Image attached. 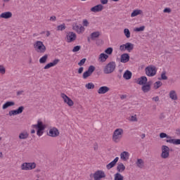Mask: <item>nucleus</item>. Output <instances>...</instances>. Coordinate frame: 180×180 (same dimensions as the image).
Listing matches in <instances>:
<instances>
[{
	"instance_id": "obj_18",
	"label": "nucleus",
	"mask_w": 180,
	"mask_h": 180,
	"mask_svg": "<svg viewBox=\"0 0 180 180\" xmlns=\"http://www.w3.org/2000/svg\"><path fill=\"white\" fill-rule=\"evenodd\" d=\"M141 90L144 94L150 92V91H151V84H150V82H148L146 84H143L141 87Z\"/></svg>"
},
{
	"instance_id": "obj_33",
	"label": "nucleus",
	"mask_w": 180,
	"mask_h": 180,
	"mask_svg": "<svg viewBox=\"0 0 180 180\" xmlns=\"http://www.w3.org/2000/svg\"><path fill=\"white\" fill-rule=\"evenodd\" d=\"M136 164V166L138 167V168H143L144 167V160H143L142 159H138Z\"/></svg>"
},
{
	"instance_id": "obj_12",
	"label": "nucleus",
	"mask_w": 180,
	"mask_h": 180,
	"mask_svg": "<svg viewBox=\"0 0 180 180\" xmlns=\"http://www.w3.org/2000/svg\"><path fill=\"white\" fill-rule=\"evenodd\" d=\"M68 43H72V41H75L77 40V34L73 32H70L66 35Z\"/></svg>"
},
{
	"instance_id": "obj_53",
	"label": "nucleus",
	"mask_w": 180,
	"mask_h": 180,
	"mask_svg": "<svg viewBox=\"0 0 180 180\" xmlns=\"http://www.w3.org/2000/svg\"><path fill=\"white\" fill-rule=\"evenodd\" d=\"M49 20H50L51 22H56V20H57V17H56V16H51V17L50 18Z\"/></svg>"
},
{
	"instance_id": "obj_58",
	"label": "nucleus",
	"mask_w": 180,
	"mask_h": 180,
	"mask_svg": "<svg viewBox=\"0 0 180 180\" xmlns=\"http://www.w3.org/2000/svg\"><path fill=\"white\" fill-rule=\"evenodd\" d=\"M176 136H180V127L176 129Z\"/></svg>"
},
{
	"instance_id": "obj_60",
	"label": "nucleus",
	"mask_w": 180,
	"mask_h": 180,
	"mask_svg": "<svg viewBox=\"0 0 180 180\" xmlns=\"http://www.w3.org/2000/svg\"><path fill=\"white\" fill-rule=\"evenodd\" d=\"M126 98H127V96H126V95H122V96H120V98H121V99H126Z\"/></svg>"
},
{
	"instance_id": "obj_45",
	"label": "nucleus",
	"mask_w": 180,
	"mask_h": 180,
	"mask_svg": "<svg viewBox=\"0 0 180 180\" xmlns=\"http://www.w3.org/2000/svg\"><path fill=\"white\" fill-rule=\"evenodd\" d=\"M52 65L54 67L55 65H57L60 63V59H55L53 60V62H51Z\"/></svg>"
},
{
	"instance_id": "obj_56",
	"label": "nucleus",
	"mask_w": 180,
	"mask_h": 180,
	"mask_svg": "<svg viewBox=\"0 0 180 180\" xmlns=\"http://www.w3.org/2000/svg\"><path fill=\"white\" fill-rule=\"evenodd\" d=\"M152 101H154L155 102H158V101H160V97L158 96H155L152 98Z\"/></svg>"
},
{
	"instance_id": "obj_43",
	"label": "nucleus",
	"mask_w": 180,
	"mask_h": 180,
	"mask_svg": "<svg viewBox=\"0 0 180 180\" xmlns=\"http://www.w3.org/2000/svg\"><path fill=\"white\" fill-rule=\"evenodd\" d=\"M5 72H6V70L5 69V67H4V65H0V74H5Z\"/></svg>"
},
{
	"instance_id": "obj_64",
	"label": "nucleus",
	"mask_w": 180,
	"mask_h": 180,
	"mask_svg": "<svg viewBox=\"0 0 180 180\" xmlns=\"http://www.w3.org/2000/svg\"><path fill=\"white\" fill-rule=\"evenodd\" d=\"M10 0H4V2H9Z\"/></svg>"
},
{
	"instance_id": "obj_50",
	"label": "nucleus",
	"mask_w": 180,
	"mask_h": 180,
	"mask_svg": "<svg viewBox=\"0 0 180 180\" xmlns=\"http://www.w3.org/2000/svg\"><path fill=\"white\" fill-rule=\"evenodd\" d=\"M130 122H137V117L136 115L131 116Z\"/></svg>"
},
{
	"instance_id": "obj_10",
	"label": "nucleus",
	"mask_w": 180,
	"mask_h": 180,
	"mask_svg": "<svg viewBox=\"0 0 180 180\" xmlns=\"http://www.w3.org/2000/svg\"><path fill=\"white\" fill-rule=\"evenodd\" d=\"M23 110H25L24 106H20L17 110H12L9 111V116H16V115H20V113H23Z\"/></svg>"
},
{
	"instance_id": "obj_13",
	"label": "nucleus",
	"mask_w": 180,
	"mask_h": 180,
	"mask_svg": "<svg viewBox=\"0 0 180 180\" xmlns=\"http://www.w3.org/2000/svg\"><path fill=\"white\" fill-rule=\"evenodd\" d=\"M72 29L79 34L82 33L85 30V27H84L82 25H77V23L73 24Z\"/></svg>"
},
{
	"instance_id": "obj_41",
	"label": "nucleus",
	"mask_w": 180,
	"mask_h": 180,
	"mask_svg": "<svg viewBox=\"0 0 180 180\" xmlns=\"http://www.w3.org/2000/svg\"><path fill=\"white\" fill-rule=\"evenodd\" d=\"M112 53H113V48L112 47H109L105 51V53L108 54L109 56H110V54H112Z\"/></svg>"
},
{
	"instance_id": "obj_23",
	"label": "nucleus",
	"mask_w": 180,
	"mask_h": 180,
	"mask_svg": "<svg viewBox=\"0 0 180 180\" xmlns=\"http://www.w3.org/2000/svg\"><path fill=\"white\" fill-rule=\"evenodd\" d=\"M0 18L3 19H11V18H12V13L10 11L2 13L0 15Z\"/></svg>"
},
{
	"instance_id": "obj_59",
	"label": "nucleus",
	"mask_w": 180,
	"mask_h": 180,
	"mask_svg": "<svg viewBox=\"0 0 180 180\" xmlns=\"http://www.w3.org/2000/svg\"><path fill=\"white\" fill-rule=\"evenodd\" d=\"M83 72H84V68L83 67L79 68L78 71H77L78 74H81Z\"/></svg>"
},
{
	"instance_id": "obj_52",
	"label": "nucleus",
	"mask_w": 180,
	"mask_h": 180,
	"mask_svg": "<svg viewBox=\"0 0 180 180\" xmlns=\"http://www.w3.org/2000/svg\"><path fill=\"white\" fill-rule=\"evenodd\" d=\"M164 13H171V8H166L163 11Z\"/></svg>"
},
{
	"instance_id": "obj_36",
	"label": "nucleus",
	"mask_w": 180,
	"mask_h": 180,
	"mask_svg": "<svg viewBox=\"0 0 180 180\" xmlns=\"http://www.w3.org/2000/svg\"><path fill=\"white\" fill-rule=\"evenodd\" d=\"M160 86H162V82L160 81L155 82L153 84L154 89H158V88H160Z\"/></svg>"
},
{
	"instance_id": "obj_63",
	"label": "nucleus",
	"mask_w": 180,
	"mask_h": 180,
	"mask_svg": "<svg viewBox=\"0 0 180 180\" xmlns=\"http://www.w3.org/2000/svg\"><path fill=\"white\" fill-rule=\"evenodd\" d=\"M146 138V134H143L141 135V139H145Z\"/></svg>"
},
{
	"instance_id": "obj_24",
	"label": "nucleus",
	"mask_w": 180,
	"mask_h": 180,
	"mask_svg": "<svg viewBox=\"0 0 180 180\" xmlns=\"http://www.w3.org/2000/svg\"><path fill=\"white\" fill-rule=\"evenodd\" d=\"M126 169V166L123 165V163H119L117 166V173L120 174L122 172H124V170Z\"/></svg>"
},
{
	"instance_id": "obj_11",
	"label": "nucleus",
	"mask_w": 180,
	"mask_h": 180,
	"mask_svg": "<svg viewBox=\"0 0 180 180\" xmlns=\"http://www.w3.org/2000/svg\"><path fill=\"white\" fill-rule=\"evenodd\" d=\"M48 136H49V137H58V136H60V131L56 127H52L49 129Z\"/></svg>"
},
{
	"instance_id": "obj_26",
	"label": "nucleus",
	"mask_w": 180,
	"mask_h": 180,
	"mask_svg": "<svg viewBox=\"0 0 180 180\" xmlns=\"http://www.w3.org/2000/svg\"><path fill=\"white\" fill-rule=\"evenodd\" d=\"M131 75H133L131 72L126 70L123 75V78L127 80L131 79Z\"/></svg>"
},
{
	"instance_id": "obj_16",
	"label": "nucleus",
	"mask_w": 180,
	"mask_h": 180,
	"mask_svg": "<svg viewBox=\"0 0 180 180\" xmlns=\"http://www.w3.org/2000/svg\"><path fill=\"white\" fill-rule=\"evenodd\" d=\"M102 11H103V5L102 4H98L91 8V11L94 12V13L102 12Z\"/></svg>"
},
{
	"instance_id": "obj_35",
	"label": "nucleus",
	"mask_w": 180,
	"mask_h": 180,
	"mask_svg": "<svg viewBox=\"0 0 180 180\" xmlns=\"http://www.w3.org/2000/svg\"><path fill=\"white\" fill-rule=\"evenodd\" d=\"M124 176L122 175L120 173H116L114 174V180H124Z\"/></svg>"
},
{
	"instance_id": "obj_29",
	"label": "nucleus",
	"mask_w": 180,
	"mask_h": 180,
	"mask_svg": "<svg viewBox=\"0 0 180 180\" xmlns=\"http://www.w3.org/2000/svg\"><path fill=\"white\" fill-rule=\"evenodd\" d=\"M166 143H169L170 144L179 146L180 144V139H167L166 140Z\"/></svg>"
},
{
	"instance_id": "obj_32",
	"label": "nucleus",
	"mask_w": 180,
	"mask_h": 180,
	"mask_svg": "<svg viewBox=\"0 0 180 180\" xmlns=\"http://www.w3.org/2000/svg\"><path fill=\"white\" fill-rule=\"evenodd\" d=\"M100 36H101L100 32L98 31L94 32L91 34V40H95L96 39H98V37H99Z\"/></svg>"
},
{
	"instance_id": "obj_2",
	"label": "nucleus",
	"mask_w": 180,
	"mask_h": 180,
	"mask_svg": "<svg viewBox=\"0 0 180 180\" xmlns=\"http://www.w3.org/2000/svg\"><path fill=\"white\" fill-rule=\"evenodd\" d=\"M34 49L37 53H39V54H43L46 53V46L43 44V41H37L34 44Z\"/></svg>"
},
{
	"instance_id": "obj_62",
	"label": "nucleus",
	"mask_w": 180,
	"mask_h": 180,
	"mask_svg": "<svg viewBox=\"0 0 180 180\" xmlns=\"http://www.w3.org/2000/svg\"><path fill=\"white\" fill-rule=\"evenodd\" d=\"M49 36H50V32H49V31H47L46 32V37H49Z\"/></svg>"
},
{
	"instance_id": "obj_48",
	"label": "nucleus",
	"mask_w": 180,
	"mask_h": 180,
	"mask_svg": "<svg viewBox=\"0 0 180 180\" xmlns=\"http://www.w3.org/2000/svg\"><path fill=\"white\" fill-rule=\"evenodd\" d=\"M51 67H53V64L51 63H49L44 66V70H49V68H51Z\"/></svg>"
},
{
	"instance_id": "obj_22",
	"label": "nucleus",
	"mask_w": 180,
	"mask_h": 180,
	"mask_svg": "<svg viewBox=\"0 0 180 180\" xmlns=\"http://www.w3.org/2000/svg\"><path fill=\"white\" fill-rule=\"evenodd\" d=\"M125 49L128 53H131L134 49V44L127 42L125 44Z\"/></svg>"
},
{
	"instance_id": "obj_19",
	"label": "nucleus",
	"mask_w": 180,
	"mask_h": 180,
	"mask_svg": "<svg viewBox=\"0 0 180 180\" xmlns=\"http://www.w3.org/2000/svg\"><path fill=\"white\" fill-rule=\"evenodd\" d=\"M147 77L146 76H142L139 78H138L136 83L138 84V85H146V84H147Z\"/></svg>"
},
{
	"instance_id": "obj_15",
	"label": "nucleus",
	"mask_w": 180,
	"mask_h": 180,
	"mask_svg": "<svg viewBox=\"0 0 180 180\" xmlns=\"http://www.w3.org/2000/svg\"><path fill=\"white\" fill-rule=\"evenodd\" d=\"M32 127H34V129H37V130L44 131V130L46 129V125L43 124L41 121H38L37 124L32 125Z\"/></svg>"
},
{
	"instance_id": "obj_30",
	"label": "nucleus",
	"mask_w": 180,
	"mask_h": 180,
	"mask_svg": "<svg viewBox=\"0 0 180 180\" xmlns=\"http://www.w3.org/2000/svg\"><path fill=\"white\" fill-rule=\"evenodd\" d=\"M10 106H15V102L13 101H7L5 104L3 105L2 109H8Z\"/></svg>"
},
{
	"instance_id": "obj_49",
	"label": "nucleus",
	"mask_w": 180,
	"mask_h": 180,
	"mask_svg": "<svg viewBox=\"0 0 180 180\" xmlns=\"http://www.w3.org/2000/svg\"><path fill=\"white\" fill-rule=\"evenodd\" d=\"M120 51H126V44L120 45Z\"/></svg>"
},
{
	"instance_id": "obj_9",
	"label": "nucleus",
	"mask_w": 180,
	"mask_h": 180,
	"mask_svg": "<svg viewBox=\"0 0 180 180\" xmlns=\"http://www.w3.org/2000/svg\"><path fill=\"white\" fill-rule=\"evenodd\" d=\"M60 97L63 99V102L68 105L69 106H74V101H72L70 97H68L65 94H60Z\"/></svg>"
},
{
	"instance_id": "obj_46",
	"label": "nucleus",
	"mask_w": 180,
	"mask_h": 180,
	"mask_svg": "<svg viewBox=\"0 0 180 180\" xmlns=\"http://www.w3.org/2000/svg\"><path fill=\"white\" fill-rule=\"evenodd\" d=\"M57 29H58V30H65V24H62L60 25H58Z\"/></svg>"
},
{
	"instance_id": "obj_31",
	"label": "nucleus",
	"mask_w": 180,
	"mask_h": 180,
	"mask_svg": "<svg viewBox=\"0 0 180 180\" xmlns=\"http://www.w3.org/2000/svg\"><path fill=\"white\" fill-rule=\"evenodd\" d=\"M169 98L173 101H176V99H178V96H176V92L174 90H172L169 92Z\"/></svg>"
},
{
	"instance_id": "obj_42",
	"label": "nucleus",
	"mask_w": 180,
	"mask_h": 180,
	"mask_svg": "<svg viewBox=\"0 0 180 180\" xmlns=\"http://www.w3.org/2000/svg\"><path fill=\"white\" fill-rule=\"evenodd\" d=\"M160 139H171V136H168L167 134L162 132L160 134Z\"/></svg>"
},
{
	"instance_id": "obj_27",
	"label": "nucleus",
	"mask_w": 180,
	"mask_h": 180,
	"mask_svg": "<svg viewBox=\"0 0 180 180\" xmlns=\"http://www.w3.org/2000/svg\"><path fill=\"white\" fill-rule=\"evenodd\" d=\"M139 15H143V11L140 9H136L131 13V18H135V16H139Z\"/></svg>"
},
{
	"instance_id": "obj_37",
	"label": "nucleus",
	"mask_w": 180,
	"mask_h": 180,
	"mask_svg": "<svg viewBox=\"0 0 180 180\" xmlns=\"http://www.w3.org/2000/svg\"><path fill=\"white\" fill-rule=\"evenodd\" d=\"M124 34L127 39H130V30L128 28L124 30Z\"/></svg>"
},
{
	"instance_id": "obj_44",
	"label": "nucleus",
	"mask_w": 180,
	"mask_h": 180,
	"mask_svg": "<svg viewBox=\"0 0 180 180\" xmlns=\"http://www.w3.org/2000/svg\"><path fill=\"white\" fill-rule=\"evenodd\" d=\"M81 50V46H76L73 48L72 52L77 53V51H79Z\"/></svg>"
},
{
	"instance_id": "obj_54",
	"label": "nucleus",
	"mask_w": 180,
	"mask_h": 180,
	"mask_svg": "<svg viewBox=\"0 0 180 180\" xmlns=\"http://www.w3.org/2000/svg\"><path fill=\"white\" fill-rule=\"evenodd\" d=\"M24 93H25V91H23V90L18 91H17V96H20V95H23Z\"/></svg>"
},
{
	"instance_id": "obj_8",
	"label": "nucleus",
	"mask_w": 180,
	"mask_h": 180,
	"mask_svg": "<svg viewBox=\"0 0 180 180\" xmlns=\"http://www.w3.org/2000/svg\"><path fill=\"white\" fill-rule=\"evenodd\" d=\"M94 71H95V66L90 65L88 70L83 73L84 79H86L88 77H91Z\"/></svg>"
},
{
	"instance_id": "obj_61",
	"label": "nucleus",
	"mask_w": 180,
	"mask_h": 180,
	"mask_svg": "<svg viewBox=\"0 0 180 180\" xmlns=\"http://www.w3.org/2000/svg\"><path fill=\"white\" fill-rule=\"evenodd\" d=\"M34 133H36V131L34 129H32L31 134H34Z\"/></svg>"
},
{
	"instance_id": "obj_14",
	"label": "nucleus",
	"mask_w": 180,
	"mask_h": 180,
	"mask_svg": "<svg viewBox=\"0 0 180 180\" xmlns=\"http://www.w3.org/2000/svg\"><path fill=\"white\" fill-rule=\"evenodd\" d=\"M110 89L106 86H103L98 89V94L99 95H105L107 92H109Z\"/></svg>"
},
{
	"instance_id": "obj_38",
	"label": "nucleus",
	"mask_w": 180,
	"mask_h": 180,
	"mask_svg": "<svg viewBox=\"0 0 180 180\" xmlns=\"http://www.w3.org/2000/svg\"><path fill=\"white\" fill-rule=\"evenodd\" d=\"M159 79H162L164 81H167L168 79V77H167V72L164 71L161 74V78H159Z\"/></svg>"
},
{
	"instance_id": "obj_47",
	"label": "nucleus",
	"mask_w": 180,
	"mask_h": 180,
	"mask_svg": "<svg viewBox=\"0 0 180 180\" xmlns=\"http://www.w3.org/2000/svg\"><path fill=\"white\" fill-rule=\"evenodd\" d=\"M85 61H86V58H83V59H82V60L78 63V65H79V67H82V65H84V64H85Z\"/></svg>"
},
{
	"instance_id": "obj_21",
	"label": "nucleus",
	"mask_w": 180,
	"mask_h": 180,
	"mask_svg": "<svg viewBox=\"0 0 180 180\" xmlns=\"http://www.w3.org/2000/svg\"><path fill=\"white\" fill-rule=\"evenodd\" d=\"M129 157H130V153H129V152L127 151H124L120 153V158L122 160V161H127Z\"/></svg>"
},
{
	"instance_id": "obj_28",
	"label": "nucleus",
	"mask_w": 180,
	"mask_h": 180,
	"mask_svg": "<svg viewBox=\"0 0 180 180\" xmlns=\"http://www.w3.org/2000/svg\"><path fill=\"white\" fill-rule=\"evenodd\" d=\"M108 58H109V56H108L105 53H101L99 56L98 60L101 63H105V61H106V60H108Z\"/></svg>"
},
{
	"instance_id": "obj_17",
	"label": "nucleus",
	"mask_w": 180,
	"mask_h": 180,
	"mask_svg": "<svg viewBox=\"0 0 180 180\" xmlns=\"http://www.w3.org/2000/svg\"><path fill=\"white\" fill-rule=\"evenodd\" d=\"M117 161H119V157L115 158L111 162L106 165L107 169H112V168L116 166Z\"/></svg>"
},
{
	"instance_id": "obj_6",
	"label": "nucleus",
	"mask_w": 180,
	"mask_h": 180,
	"mask_svg": "<svg viewBox=\"0 0 180 180\" xmlns=\"http://www.w3.org/2000/svg\"><path fill=\"white\" fill-rule=\"evenodd\" d=\"M162 153L160 154L161 158L163 160H167V158H169V147L163 145L161 147Z\"/></svg>"
},
{
	"instance_id": "obj_5",
	"label": "nucleus",
	"mask_w": 180,
	"mask_h": 180,
	"mask_svg": "<svg viewBox=\"0 0 180 180\" xmlns=\"http://www.w3.org/2000/svg\"><path fill=\"white\" fill-rule=\"evenodd\" d=\"M36 168V162H24L21 165L22 171H30Z\"/></svg>"
},
{
	"instance_id": "obj_40",
	"label": "nucleus",
	"mask_w": 180,
	"mask_h": 180,
	"mask_svg": "<svg viewBox=\"0 0 180 180\" xmlns=\"http://www.w3.org/2000/svg\"><path fill=\"white\" fill-rule=\"evenodd\" d=\"M86 89H94L95 88V84L93 83H88L85 85Z\"/></svg>"
},
{
	"instance_id": "obj_20",
	"label": "nucleus",
	"mask_w": 180,
	"mask_h": 180,
	"mask_svg": "<svg viewBox=\"0 0 180 180\" xmlns=\"http://www.w3.org/2000/svg\"><path fill=\"white\" fill-rule=\"evenodd\" d=\"M130 60V56H129V53H123L122 55H121L120 57V62L121 63H129V61Z\"/></svg>"
},
{
	"instance_id": "obj_4",
	"label": "nucleus",
	"mask_w": 180,
	"mask_h": 180,
	"mask_svg": "<svg viewBox=\"0 0 180 180\" xmlns=\"http://www.w3.org/2000/svg\"><path fill=\"white\" fill-rule=\"evenodd\" d=\"M116 70V63L110 62L103 70L104 74H112Z\"/></svg>"
},
{
	"instance_id": "obj_25",
	"label": "nucleus",
	"mask_w": 180,
	"mask_h": 180,
	"mask_svg": "<svg viewBox=\"0 0 180 180\" xmlns=\"http://www.w3.org/2000/svg\"><path fill=\"white\" fill-rule=\"evenodd\" d=\"M20 140H26V139L29 138V133L27 131H23L20 133L18 136Z\"/></svg>"
},
{
	"instance_id": "obj_3",
	"label": "nucleus",
	"mask_w": 180,
	"mask_h": 180,
	"mask_svg": "<svg viewBox=\"0 0 180 180\" xmlns=\"http://www.w3.org/2000/svg\"><path fill=\"white\" fill-rule=\"evenodd\" d=\"M145 72L148 77H154L157 75V68L155 65H149L145 68Z\"/></svg>"
},
{
	"instance_id": "obj_57",
	"label": "nucleus",
	"mask_w": 180,
	"mask_h": 180,
	"mask_svg": "<svg viewBox=\"0 0 180 180\" xmlns=\"http://www.w3.org/2000/svg\"><path fill=\"white\" fill-rule=\"evenodd\" d=\"M101 5H106L108 4V0H100Z\"/></svg>"
},
{
	"instance_id": "obj_1",
	"label": "nucleus",
	"mask_w": 180,
	"mask_h": 180,
	"mask_svg": "<svg viewBox=\"0 0 180 180\" xmlns=\"http://www.w3.org/2000/svg\"><path fill=\"white\" fill-rule=\"evenodd\" d=\"M123 134H124V131H123V129H116L112 134V141H114V143L120 142V140H122L123 138Z\"/></svg>"
},
{
	"instance_id": "obj_51",
	"label": "nucleus",
	"mask_w": 180,
	"mask_h": 180,
	"mask_svg": "<svg viewBox=\"0 0 180 180\" xmlns=\"http://www.w3.org/2000/svg\"><path fill=\"white\" fill-rule=\"evenodd\" d=\"M43 133H44V131L40 129H37V136H39V137H40V136H42Z\"/></svg>"
},
{
	"instance_id": "obj_55",
	"label": "nucleus",
	"mask_w": 180,
	"mask_h": 180,
	"mask_svg": "<svg viewBox=\"0 0 180 180\" xmlns=\"http://www.w3.org/2000/svg\"><path fill=\"white\" fill-rule=\"evenodd\" d=\"M88 25H89V22H88V20H83V25L84 26H88Z\"/></svg>"
},
{
	"instance_id": "obj_7",
	"label": "nucleus",
	"mask_w": 180,
	"mask_h": 180,
	"mask_svg": "<svg viewBox=\"0 0 180 180\" xmlns=\"http://www.w3.org/2000/svg\"><path fill=\"white\" fill-rule=\"evenodd\" d=\"M94 180H101L103 178H106V174L103 170H97L94 174Z\"/></svg>"
},
{
	"instance_id": "obj_34",
	"label": "nucleus",
	"mask_w": 180,
	"mask_h": 180,
	"mask_svg": "<svg viewBox=\"0 0 180 180\" xmlns=\"http://www.w3.org/2000/svg\"><path fill=\"white\" fill-rule=\"evenodd\" d=\"M47 58H49V55L48 54H45L44 56H42L39 59L40 64H46V63L47 62Z\"/></svg>"
},
{
	"instance_id": "obj_39",
	"label": "nucleus",
	"mask_w": 180,
	"mask_h": 180,
	"mask_svg": "<svg viewBox=\"0 0 180 180\" xmlns=\"http://www.w3.org/2000/svg\"><path fill=\"white\" fill-rule=\"evenodd\" d=\"M146 29V26L143 25L139 27L134 28V32H144V30Z\"/></svg>"
}]
</instances>
